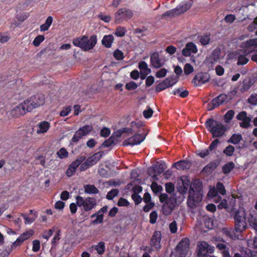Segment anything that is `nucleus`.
Segmentation results:
<instances>
[{
	"label": "nucleus",
	"mask_w": 257,
	"mask_h": 257,
	"mask_svg": "<svg viewBox=\"0 0 257 257\" xmlns=\"http://www.w3.org/2000/svg\"><path fill=\"white\" fill-rule=\"evenodd\" d=\"M166 191L168 194L163 193L160 195L161 202H165L163 206V211L165 215H169L175 208L177 203V196L174 193L175 186L172 183H167L165 185Z\"/></svg>",
	"instance_id": "1"
},
{
	"label": "nucleus",
	"mask_w": 257,
	"mask_h": 257,
	"mask_svg": "<svg viewBox=\"0 0 257 257\" xmlns=\"http://www.w3.org/2000/svg\"><path fill=\"white\" fill-rule=\"evenodd\" d=\"M202 184L198 180L192 182V187L188 191L187 204L190 208L196 206L202 199Z\"/></svg>",
	"instance_id": "2"
},
{
	"label": "nucleus",
	"mask_w": 257,
	"mask_h": 257,
	"mask_svg": "<svg viewBox=\"0 0 257 257\" xmlns=\"http://www.w3.org/2000/svg\"><path fill=\"white\" fill-rule=\"evenodd\" d=\"M97 36L93 35L90 38L87 36H83L81 37H77L73 39V44L81 48L85 51L90 50L93 48L97 43Z\"/></svg>",
	"instance_id": "3"
},
{
	"label": "nucleus",
	"mask_w": 257,
	"mask_h": 257,
	"mask_svg": "<svg viewBox=\"0 0 257 257\" xmlns=\"http://www.w3.org/2000/svg\"><path fill=\"white\" fill-rule=\"evenodd\" d=\"M206 125L213 137H221L226 131L225 127L221 123L211 118L206 122Z\"/></svg>",
	"instance_id": "4"
},
{
	"label": "nucleus",
	"mask_w": 257,
	"mask_h": 257,
	"mask_svg": "<svg viewBox=\"0 0 257 257\" xmlns=\"http://www.w3.org/2000/svg\"><path fill=\"white\" fill-rule=\"evenodd\" d=\"M192 182H191L189 177L183 176L178 179V193L181 195L178 198L179 201H182L185 198V195L192 187Z\"/></svg>",
	"instance_id": "5"
},
{
	"label": "nucleus",
	"mask_w": 257,
	"mask_h": 257,
	"mask_svg": "<svg viewBox=\"0 0 257 257\" xmlns=\"http://www.w3.org/2000/svg\"><path fill=\"white\" fill-rule=\"evenodd\" d=\"M235 228L236 231L241 232L246 228L245 221V213L243 209H240L235 213Z\"/></svg>",
	"instance_id": "6"
},
{
	"label": "nucleus",
	"mask_w": 257,
	"mask_h": 257,
	"mask_svg": "<svg viewBox=\"0 0 257 257\" xmlns=\"http://www.w3.org/2000/svg\"><path fill=\"white\" fill-rule=\"evenodd\" d=\"M29 111L34 108L43 105L45 103V97L43 94H38L33 96L25 101Z\"/></svg>",
	"instance_id": "7"
},
{
	"label": "nucleus",
	"mask_w": 257,
	"mask_h": 257,
	"mask_svg": "<svg viewBox=\"0 0 257 257\" xmlns=\"http://www.w3.org/2000/svg\"><path fill=\"white\" fill-rule=\"evenodd\" d=\"M76 204L79 206H83L86 211H88L93 209L97 204L96 200L92 197H87L84 199L82 197L78 196L76 197Z\"/></svg>",
	"instance_id": "8"
},
{
	"label": "nucleus",
	"mask_w": 257,
	"mask_h": 257,
	"mask_svg": "<svg viewBox=\"0 0 257 257\" xmlns=\"http://www.w3.org/2000/svg\"><path fill=\"white\" fill-rule=\"evenodd\" d=\"M133 16L132 10L126 8L119 9L115 14V22L120 24L124 21L131 19Z\"/></svg>",
	"instance_id": "9"
},
{
	"label": "nucleus",
	"mask_w": 257,
	"mask_h": 257,
	"mask_svg": "<svg viewBox=\"0 0 257 257\" xmlns=\"http://www.w3.org/2000/svg\"><path fill=\"white\" fill-rule=\"evenodd\" d=\"M230 98L225 94H221L218 97L213 99L212 101L208 104V110H210L213 108L225 103L228 102Z\"/></svg>",
	"instance_id": "10"
},
{
	"label": "nucleus",
	"mask_w": 257,
	"mask_h": 257,
	"mask_svg": "<svg viewBox=\"0 0 257 257\" xmlns=\"http://www.w3.org/2000/svg\"><path fill=\"white\" fill-rule=\"evenodd\" d=\"M25 101L19 104L18 106L14 107L11 111V114L13 117H19L24 115L28 112H30Z\"/></svg>",
	"instance_id": "11"
},
{
	"label": "nucleus",
	"mask_w": 257,
	"mask_h": 257,
	"mask_svg": "<svg viewBox=\"0 0 257 257\" xmlns=\"http://www.w3.org/2000/svg\"><path fill=\"white\" fill-rule=\"evenodd\" d=\"M189 240L188 238L183 239L178 245V257H185L189 250Z\"/></svg>",
	"instance_id": "12"
},
{
	"label": "nucleus",
	"mask_w": 257,
	"mask_h": 257,
	"mask_svg": "<svg viewBox=\"0 0 257 257\" xmlns=\"http://www.w3.org/2000/svg\"><path fill=\"white\" fill-rule=\"evenodd\" d=\"M198 257H205L207 253H211L213 251V248L210 247L208 243L205 241L200 242L198 245Z\"/></svg>",
	"instance_id": "13"
},
{
	"label": "nucleus",
	"mask_w": 257,
	"mask_h": 257,
	"mask_svg": "<svg viewBox=\"0 0 257 257\" xmlns=\"http://www.w3.org/2000/svg\"><path fill=\"white\" fill-rule=\"evenodd\" d=\"M145 139V135H135L128 139L125 140L123 143V145H138L143 142Z\"/></svg>",
	"instance_id": "14"
},
{
	"label": "nucleus",
	"mask_w": 257,
	"mask_h": 257,
	"mask_svg": "<svg viewBox=\"0 0 257 257\" xmlns=\"http://www.w3.org/2000/svg\"><path fill=\"white\" fill-rule=\"evenodd\" d=\"M198 52L196 45L193 42H188L182 51V54L185 57L190 56L191 53L195 54Z\"/></svg>",
	"instance_id": "15"
},
{
	"label": "nucleus",
	"mask_w": 257,
	"mask_h": 257,
	"mask_svg": "<svg viewBox=\"0 0 257 257\" xmlns=\"http://www.w3.org/2000/svg\"><path fill=\"white\" fill-rule=\"evenodd\" d=\"M138 65L140 71V78L142 80H144L147 75L151 73V70L148 67V65L145 61H141L139 63Z\"/></svg>",
	"instance_id": "16"
},
{
	"label": "nucleus",
	"mask_w": 257,
	"mask_h": 257,
	"mask_svg": "<svg viewBox=\"0 0 257 257\" xmlns=\"http://www.w3.org/2000/svg\"><path fill=\"white\" fill-rule=\"evenodd\" d=\"M151 63L154 67L159 68L163 66L164 61L160 58L158 53L154 52L151 55Z\"/></svg>",
	"instance_id": "17"
},
{
	"label": "nucleus",
	"mask_w": 257,
	"mask_h": 257,
	"mask_svg": "<svg viewBox=\"0 0 257 257\" xmlns=\"http://www.w3.org/2000/svg\"><path fill=\"white\" fill-rule=\"evenodd\" d=\"M161 239V233L159 231H155L151 238L150 244L155 249L160 248V241Z\"/></svg>",
	"instance_id": "18"
},
{
	"label": "nucleus",
	"mask_w": 257,
	"mask_h": 257,
	"mask_svg": "<svg viewBox=\"0 0 257 257\" xmlns=\"http://www.w3.org/2000/svg\"><path fill=\"white\" fill-rule=\"evenodd\" d=\"M192 0H184L182 2L178 7V15L188 11L192 6Z\"/></svg>",
	"instance_id": "19"
},
{
	"label": "nucleus",
	"mask_w": 257,
	"mask_h": 257,
	"mask_svg": "<svg viewBox=\"0 0 257 257\" xmlns=\"http://www.w3.org/2000/svg\"><path fill=\"white\" fill-rule=\"evenodd\" d=\"M177 15V8L168 11L164 14L159 15L158 18L159 20H171Z\"/></svg>",
	"instance_id": "20"
},
{
	"label": "nucleus",
	"mask_w": 257,
	"mask_h": 257,
	"mask_svg": "<svg viewBox=\"0 0 257 257\" xmlns=\"http://www.w3.org/2000/svg\"><path fill=\"white\" fill-rule=\"evenodd\" d=\"M211 35L209 33H206L197 36V40L202 46L208 45L211 41Z\"/></svg>",
	"instance_id": "21"
},
{
	"label": "nucleus",
	"mask_w": 257,
	"mask_h": 257,
	"mask_svg": "<svg viewBox=\"0 0 257 257\" xmlns=\"http://www.w3.org/2000/svg\"><path fill=\"white\" fill-rule=\"evenodd\" d=\"M114 38L112 35H104L101 40L102 45L105 48H109L111 47Z\"/></svg>",
	"instance_id": "22"
},
{
	"label": "nucleus",
	"mask_w": 257,
	"mask_h": 257,
	"mask_svg": "<svg viewBox=\"0 0 257 257\" xmlns=\"http://www.w3.org/2000/svg\"><path fill=\"white\" fill-rule=\"evenodd\" d=\"M103 155L102 152H99L94 154L93 156L90 157L87 159V163L90 166L95 164L101 158Z\"/></svg>",
	"instance_id": "23"
},
{
	"label": "nucleus",
	"mask_w": 257,
	"mask_h": 257,
	"mask_svg": "<svg viewBox=\"0 0 257 257\" xmlns=\"http://www.w3.org/2000/svg\"><path fill=\"white\" fill-rule=\"evenodd\" d=\"M118 138H119L116 137L115 133H114L107 140L104 142L102 144V146L105 147L114 146L118 142Z\"/></svg>",
	"instance_id": "24"
},
{
	"label": "nucleus",
	"mask_w": 257,
	"mask_h": 257,
	"mask_svg": "<svg viewBox=\"0 0 257 257\" xmlns=\"http://www.w3.org/2000/svg\"><path fill=\"white\" fill-rule=\"evenodd\" d=\"M159 81H157L158 82ZM160 82L156 85V90L157 92L161 91L166 88L169 87L175 84V82L170 83V81H159Z\"/></svg>",
	"instance_id": "25"
},
{
	"label": "nucleus",
	"mask_w": 257,
	"mask_h": 257,
	"mask_svg": "<svg viewBox=\"0 0 257 257\" xmlns=\"http://www.w3.org/2000/svg\"><path fill=\"white\" fill-rule=\"evenodd\" d=\"M191 163L187 160H182L178 161V170H187L191 167Z\"/></svg>",
	"instance_id": "26"
},
{
	"label": "nucleus",
	"mask_w": 257,
	"mask_h": 257,
	"mask_svg": "<svg viewBox=\"0 0 257 257\" xmlns=\"http://www.w3.org/2000/svg\"><path fill=\"white\" fill-rule=\"evenodd\" d=\"M165 165L160 164L155 167L156 174H154L152 177L153 181L158 180L157 176L162 173L165 170Z\"/></svg>",
	"instance_id": "27"
},
{
	"label": "nucleus",
	"mask_w": 257,
	"mask_h": 257,
	"mask_svg": "<svg viewBox=\"0 0 257 257\" xmlns=\"http://www.w3.org/2000/svg\"><path fill=\"white\" fill-rule=\"evenodd\" d=\"M53 22V18L51 16H49L44 24L40 26V31H45L49 29Z\"/></svg>",
	"instance_id": "28"
},
{
	"label": "nucleus",
	"mask_w": 257,
	"mask_h": 257,
	"mask_svg": "<svg viewBox=\"0 0 257 257\" xmlns=\"http://www.w3.org/2000/svg\"><path fill=\"white\" fill-rule=\"evenodd\" d=\"M248 222L250 226L257 231V216L253 214H249L248 217Z\"/></svg>",
	"instance_id": "29"
},
{
	"label": "nucleus",
	"mask_w": 257,
	"mask_h": 257,
	"mask_svg": "<svg viewBox=\"0 0 257 257\" xmlns=\"http://www.w3.org/2000/svg\"><path fill=\"white\" fill-rule=\"evenodd\" d=\"M84 192L88 194H97L99 190L94 185H86L84 186Z\"/></svg>",
	"instance_id": "30"
},
{
	"label": "nucleus",
	"mask_w": 257,
	"mask_h": 257,
	"mask_svg": "<svg viewBox=\"0 0 257 257\" xmlns=\"http://www.w3.org/2000/svg\"><path fill=\"white\" fill-rule=\"evenodd\" d=\"M49 127L50 125L49 122L45 121H43L39 124V129L37 130V133L38 134L45 133L48 131Z\"/></svg>",
	"instance_id": "31"
},
{
	"label": "nucleus",
	"mask_w": 257,
	"mask_h": 257,
	"mask_svg": "<svg viewBox=\"0 0 257 257\" xmlns=\"http://www.w3.org/2000/svg\"><path fill=\"white\" fill-rule=\"evenodd\" d=\"M85 156H80L75 161L73 162L70 166L76 170L77 167L85 160Z\"/></svg>",
	"instance_id": "32"
},
{
	"label": "nucleus",
	"mask_w": 257,
	"mask_h": 257,
	"mask_svg": "<svg viewBox=\"0 0 257 257\" xmlns=\"http://www.w3.org/2000/svg\"><path fill=\"white\" fill-rule=\"evenodd\" d=\"M134 130L132 128L125 127L122 128L115 132L116 137L120 138L124 133L128 134H132L134 133Z\"/></svg>",
	"instance_id": "33"
},
{
	"label": "nucleus",
	"mask_w": 257,
	"mask_h": 257,
	"mask_svg": "<svg viewBox=\"0 0 257 257\" xmlns=\"http://www.w3.org/2000/svg\"><path fill=\"white\" fill-rule=\"evenodd\" d=\"M220 55V53L219 50L217 49L214 50L210 56L211 62L213 63L215 62H217L219 59Z\"/></svg>",
	"instance_id": "34"
},
{
	"label": "nucleus",
	"mask_w": 257,
	"mask_h": 257,
	"mask_svg": "<svg viewBox=\"0 0 257 257\" xmlns=\"http://www.w3.org/2000/svg\"><path fill=\"white\" fill-rule=\"evenodd\" d=\"M217 167V165L216 163H211L205 166L202 171L203 173H205L206 174H210L212 172L213 170H214Z\"/></svg>",
	"instance_id": "35"
},
{
	"label": "nucleus",
	"mask_w": 257,
	"mask_h": 257,
	"mask_svg": "<svg viewBox=\"0 0 257 257\" xmlns=\"http://www.w3.org/2000/svg\"><path fill=\"white\" fill-rule=\"evenodd\" d=\"M126 32V30L124 27L119 26L116 29L114 34L117 37H122L125 35Z\"/></svg>",
	"instance_id": "36"
},
{
	"label": "nucleus",
	"mask_w": 257,
	"mask_h": 257,
	"mask_svg": "<svg viewBox=\"0 0 257 257\" xmlns=\"http://www.w3.org/2000/svg\"><path fill=\"white\" fill-rule=\"evenodd\" d=\"M34 233V230L32 229H30L29 230L26 231V232L22 234L21 236L19 237V238H20L21 240L22 239L23 242L26 239H28L31 236H32Z\"/></svg>",
	"instance_id": "37"
},
{
	"label": "nucleus",
	"mask_w": 257,
	"mask_h": 257,
	"mask_svg": "<svg viewBox=\"0 0 257 257\" xmlns=\"http://www.w3.org/2000/svg\"><path fill=\"white\" fill-rule=\"evenodd\" d=\"M242 47L245 48H250L252 46H257V39H250L246 41L242 44Z\"/></svg>",
	"instance_id": "38"
},
{
	"label": "nucleus",
	"mask_w": 257,
	"mask_h": 257,
	"mask_svg": "<svg viewBox=\"0 0 257 257\" xmlns=\"http://www.w3.org/2000/svg\"><path fill=\"white\" fill-rule=\"evenodd\" d=\"M92 125H87L80 128L78 130L82 134V135L84 136L89 134L92 131Z\"/></svg>",
	"instance_id": "39"
},
{
	"label": "nucleus",
	"mask_w": 257,
	"mask_h": 257,
	"mask_svg": "<svg viewBox=\"0 0 257 257\" xmlns=\"http://www.w3.org/2000/svg\"><path fill=\"white\" fill-rule=\"evenodd\" d=\"M241 139L242 137L240 135L234 134L229 139L228 142L237 144L240 142Z\"/></svg>",
	"instance_id": "40"
},
{
	"label": "nucleus",
	"mask_w": 257,
	"mask_h": 257,
	"mask_svg": "<svg viewBox=\"0 0 257 257\" xmlns=\"http://www.w3.org/2000/svg\"><path fill=\"white\" fill-rule=\"evenodd\" d=\"M234 167V164L233 162H230L229 163L226 164L222 167V171L224 174L229 173L231 170H232Z\"/></svg>",
	"instance_id": "41"
},
{
	"label": "nucleus",
	"mask_w": 257,
	"mask_h": 257,
	"mask_svg": "<svg viewBox=\"0 0 257 257\" xmlns=\"http://www.w3.org/2000/svg\"><path fill=\"white\" fill-rule=\"evenodd\" d=\"M95 248L99 254H103L105 248L104 242L102 241L99 242L97 245L95 246Z\"/></svg>",
	"instance_id": "42"
},
{
	"label": "nucleus",
	"mask_w": 257,
	"mask_h": 257,
	"mask_svg": "<svg viewBox=\"0 0 257 257\" xmlns=\"http://www.w3.org/2000/svg\"><path fill=\"white\" fill-rule=\"evenodd\" d=\"M45 40V37L42 35H40L37 36L33 40V44L35 47L39 46L40 44L43 42Z\"/></svg>",
	"instance_id": "43"
},
{
	"label": "nucleus",
	"mask_w": 257,
	"mask_h": 257,
	"mask_svg": "<svg viewBox=\"0 0 257 257\" xmlns=\"http://www.w3.org/2000/svg\"><path fill=\"white\" fill-rule=\"evenodd\" d=\"M249 61V59L244 55H239L238 57L237 64L238 65H243L246 64Z\"/></svg>",
	"instance_id": "44"
},
{
	"label": "nucleus",
	"mask_w": 257,
	"mask_h": 257,
	"mask_svg": "<svg viewBox=\"0 0 257 257\" xmlns=\"http://www.w3.org/2000/svg\"><path fill=\"white\" fill-rule=\"evenodd\" d=\"M113 57L118 60H121L124 58L123 52L118 50L116 49L113 52Z\"/></svg>",
	"instance_id": "45"
},
{
	"label": "nucleus",
	"mask_w": 257,
	"mask_h": 257,
	"mask_svg": "<svg viewBox=\"0 0 257 257\" xmlns=\"http://www.w3.org/2000/svg\"><path fill=\"white\" fill-rule=\"evenodd\" d=\"M79 130L76 131L72 138L71 141L73 143H77L80 139H81L83 136L82 135Z\"/></svg>",
	"instance_id": "46"
},
{
	"label": "nucleus",
	"mask_w": 257,
	"mask_h": 257,
	"mask_svg": "<svg viewBox=\"0 0 257 257\" xmlns=\"http://www.w3.org/2000/svg\"><path fill=\"white\" fill-rule=\"evenodd\" d=\"M234 112L232 110H229L224 115V120L226 122H229L233 117Z\"/></svg>",
	"instance_id": "47"
},
{
	"label": "nucleus",
	"mask_w": 257,
	"mask_h": 257,
	"mask_svg": "<svg viewBox=\"0 0 257 257\" xmlns=\"http://www.w3.org/2000/svg\"><path fill=\"white\" fill-rule=\"evenodd\" d=\"M118 193L117 189H112L108 192L106 198L109 200L112 199Z\"/></svg>",
	"instance_id": "48"
},
{
	"label": "nucleus",
	"mask_w": 257,
	"mask_h": 257,
	"mask_svg": "<svg viewBox=\"0 0 257 257\" xmlns=\"http://www.w3.org/2000/svg\"><path fill=\"white\" fill-rule=\"evenodd\" d=\"M151 188L155 193H157L159 192L162 189V187L161 186L158 185L157 183L154 182H153L151 185Z\"/></svg>",
	"instance_id": "49"
},
{
	"label": "nucleus",
	"mask_w": 257,
	"mask_h": 257,
	"mask_svg": "<svg viewBox=\"0 0 257 257\" xmlns=\"http://www.w3.org/2000/svg\"><path fill=\"white\" fill-rule=\"evenodd\" d=\"M12 251V248H6L0 249V257H8Z\"/></svg>",
	"instance_id": "50"
},
{
	"label": "nucleus",
	"mask_w": 257,
	"mask_h": 257,
	"mask_svg": "<svg viewBox=\"0 0 257 257\" xmlns=\"http://www.w3.org/2000/svg\"><path fill=\"white\" fill-rule=\"evenodd\" d=\"M234 151V148L233 146L229 145L224 150V153L227 156H231L232 155Z\"/></svg>",
	"instance_id": "51"
},
{
	"label": "nucleus",
	"mask_w": 257,
	"mask_h": 257,
	"mask_svg": "<svg viewBox=\"0 0 257 257\" xmlns=\"http://www.w3.org/2000/svg\"><path fill=\"white\" fill-rule=\"evenodd\" d=\"M184 73L186 74H187V75L189 74L191 72H193V67L190 64L187 63L186 64H185V65L184 66Z\"/></svg>",
	"instance_id": "52"
},
{
	"label": "nucleus",
	"mask_w": 257,
	"mask_h": 257,
	"mask_svg": "<svg viewBox=\"0 0 257 257\" xmlns=\"http://www.w3.org/2000/svg\"><path fill=\"white\" fill-rule=\"evenodd\" d=\"M158 217V214L156 211H154L152 212L150 215V222L152 224H154L156 222Z\"/></svg>",
	"instance_id": "53"
},
{
	"label": "nucleus",
	"mask_w": 257,
	"mask_h": 257,
	"mask_svg": "<svg viewBox=\"0 0 257 257\" xmlns=\"http://www.w3.org/2000/svg\"><path fill=\"white\" fill-rule=\"evenodd\" d=\"M68 152L66 150V149L64 148L61 149L58 152L57 155L61 159L66 158L68 156Z\"/></svg>",
	"instance_id": "54"
},
{
	"label": "nucleus",
	"mask_w": 257,
	"mask_h": 257,
	"mask_svg": "<svg viewBox=\"0 0 257 257\" xmlns=\"http://www.w3.org/2000/svg\"><path fill=\"white\" fill-rule=\"evenodd\" d=\"M138 86V85L135 83L134 81H131L130 82L126 84L125 87L128 90H133L137 88Z\"/></svg>",
	"instance_id": "55"
},
{
	"label": "nucleus",
	"mask_w": 257,
	"mask_h": 257,
	"mask_svg": "<svg viewBox=\"0 0 257 257\" xmlns=\"http://www.w3.org/2000/svg\"><path fill=\"white\" fill-rule=\"evenodd\" d=\"M216 189L222 195H224L226 193V190L224 188L223 185L221 183H218L216 185Z\"/></svg>",
	"instance_id": "56"
},
{
	"label": "nucleus",
	"mask_w": 257,
	"mask_h": 257,
	"mask_svg": "<svg viewBox=\"0 0 257 257\" xmlns=\"http://www.w3.org/2000/svg\"><path fill=\"white\" fill-rule=\"evenodd\" d=\"M71 110L70 106L64 107L63 110L60 112V115L61 116H65L67 115Z\"/></svg>",
	"instance_id": "57"
},
{
	"label": "nucleus",
	"mask_w": 257,
	"mask_h": 257,
	"mask_svg": "<svg viewBox=\"0 0 257 257\" xmlns=\"http://www.w3.org/2000/svg\"><path fill=\"white\" fill-rule=\"evenodd\" d=\"M153 113V110L150 107H148V108L147 110H145L143 111L144 116L148 118H150Z\"/></svg>",
	"instance_id": "58"
},
{
	"label": "nucleus",
	"mask_w": 257,
	"mask_h": 257,
	"mask_svg": "<svg viewBox=\"0 0 257 257\" xmlns=\"http://www.w3.org/2000/svg\"><path fill=\"white\" fill-rule=\"evenodd\" d=\"M130 204L127 200L120 198L117 202V205L119 206H127Z\"/></svg>",
	"instance_id": "59"
},
{
	"label": "nucleus",
	"mask_w": 257,
	"mask_h": 257,
	"mask_svg": "<svg viewBox=\"0 0 257 257\" xmlns=\"http://www.w3.org/2000/svg\"><path fill=\"white\" fill-rule=\"evenodd\" d=\"M40 242L38 240H35L33 242V250L35 252L38 251L40 249Z\"/></svg>",
	"instance_id": "60"
},
{
	"label": "nucleus",
	"mask_w": 257,
	"mask_h": 257,
	"mask_svg": "<svg viewBox=\"0 0 257 257\" xmlns=\"http://www.w3.org/2000/svg\"><path fill=\"white\" fill-rule=\"evenodd\" d=\"M167 70L165 68H162L159 70L156 74L157 78H162L166 75Z\"/></svg>",
	"instance_id": "61"
},
{
	"label": "nucleus",
	"mask_w": 257,
	"mask_h": 257,
	"mask_svg": "<svg viewBox=\"0 0 257 257\" xmlns=\"http://www.w3.org/2000/svg\"><path fill=\"white\" fill-rule=\"evenodd\" d=\"M132 198L135 201L136 204H139L142 200V198L140 196L138 195L137 193H134L132 195Z\"/></svg>",
	"instance_id": "62"
},
{
	"label": "nucleus",
	"mask_w": 257,
	"mask_h": 257,
	"mask_svg": "<svg viewBox=\"0 0 257 257\" xmlns=\"http://www.w3.org/2000/svg\"><path fill=\"white\" fill-rule=\"evenodd\" d=\"M257 29V21H256V18L254 21L249 25L248 29L249 31L252 32Z\"/></svg>",
	"instance_id": "63"
},
{
	"label": "nucleus",
	"mask_w": 257,
	"mask_h": 257,
	"mask_svg": "<svg viewBox=\"0 0 257 257\" xmlns=\"http://www.w3.org/2000/svg\"><path fill=\"white\" fill-rule=\"evenodd\" d=\"M248 101L251 104H256L257 103V94L251 95L248 98Z\"/></svg>",
	"instance_id": "64"
}]
</instances>
